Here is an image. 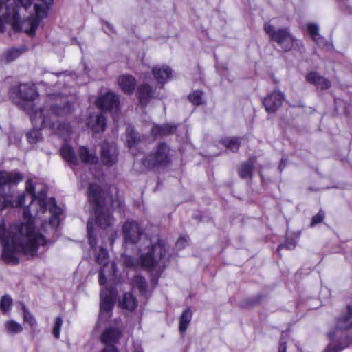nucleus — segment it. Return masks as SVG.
I'll use <instances>...</instances> for the list:
<instances>
[{
	"label": "nucleus",
	"mask_w": 352,
	"mask_h": 352,
	"mask_svg": "<svg viewBox=\"0 0 352 352\" xmlns=\"http://www.w3.org/2000/svg\"><path fill=\"white\" fill-rule=\"evenodd\" d=\"M23 176L16 172L3 171L0 173V187L10 184H17L23 180ZM26 190L30 194L31 203L24 208L23 216L25 222H22L15 228L14 235L8 238L4 226L0 223V241L2 245V259L7 263H17V254L23 253L28 256L36 254L38 248L47 244V240L41 231L36 227L38 221L42 220L41 214H44L49 209L50 218L48 226L53 228L59 224L58 217L62 214L63 209L56 205L54 198H51L47 204L45 200L46 189L43 188L36 195L32 182H26ZM14 206L11 197L8 195L0 196V210Z\"/></svg>",
	"instance_id": "f257e3e1"
},
{
	"label": "nucleus",
	"mask_w": 352,
	"mask_h": 352,
	"mask_svg": "<svg viewBox=\"0 0 352 352\" xmlns=\"http://www.w3.org/2000/svg\"><path fill=\"white\" fill-rule=\"evenodd\" d=\"M54 0H0V32L9 25L14 30L34 35L40 22L47 15Z\"/></svg>",
	"instance_id": "f03ea898"
},
{
	"label": "nucleus",
	"mask_w": 352,
	"mask_h": 352,
	"mask_svg": "<svg viewBox=\"0 0 352 352\" xmlns=\"http://www.w3.org/2000/svg\"><path fill=\"white\" fill-rule=\"evenodd\" d=\"M30 115L31 121L37 129L31 131L27 138L30 143H35L41 139L40 129L47 128L55 134L66 139L71 133L68 123H60L58 118L70 114L73 109L67 99L58 95H49L43 106L34 109L25 107Z\"/></svg>",
	"instance_id": "7ed1b4c3"
},
{
	"label": "nucleus",
	"mask_w": 352,
	"mask_h": 352,
	"mask_svg": "<svg viewBox=\"0 0 352 352\" xmlns=\"http://www.w3.org/2000/svg\"><path fill=\"white\" fill-rule=\"evenodd\" d=\"M144 244L148 250L146 252L141 253L138 261L131 256L124 255L122 258L123 264L127 267L141 266L148 270H163L169 260L166 243L162 239H157L153 243L148 239H146Z\"/></svg>",
	"instance_id": "20e7f679"
},
{
	"label": "nucleus",
	"mask_w": 352,
	"mask_h": 352,
	"mask_svg": "<svg viewBox=\"0 0 352 352\" xmlns=\"http://www.w3.org/2000/svg\"><path fill=\"white\" fill-rule=\"evenodd\" d=\"M88 198L94 205L96 223L103 229L111 226L113 223V219L106 208V201L99 185L94 183L89 184Z\"/></svg>",
	"instance_id": "39448f33"
},
{
	"label": "nucleus",
	"mask_w": 352,
	"mask_h": 352,
	"mask_svg": "<svg viewBox=\"0 0 352 352\" xmlns=\"http://www.w3.org/2000/svg\"><path fill=\"white\" fill-rule=\"evenodd\" d=\"M352 327V304L348 306V312L339 318L336 322V331L331 332L329 336L331 339V343L327 346L324 352H339L344 348L352 344V337L345 338L346 344L340 343L338 346L334 342L337 336V331L339 330H346Z\"/></svg>",
	"instance_id": "423d86ee"
},
{
	"label": "nucleus",
	"mask_w": 352,
	"mask_h": 352,
	"mask_svg": "<svg viewBox=\"0 0 352 352\" xmlns=\"http://www.w3.org/2000/svg\"><path fill=\"white\" fill-rule=\"evenodd\" d=\"M108 252L107 250L100 248L96 256L97 262L102 266L99 272V283L104 285L107 282L113 283L116 280V265L108 261Z\"/></svg>",
	"instance_id": "0eeeda50"
},
{
	"label": "nucleus",
	"mask_w": 352,
	"mask_h": 352,
	"mask_svg": "<svg viewBox=\"0 0 352 352\" xmlns=\"http://www.w3.org/2000/svg\"><path fill=\"white\" fill-rule=\"evenodd\" d=\"M264 30L271 40L276 42L285 51H289L294 47L296 40L291 36L287 28L275 30L269 23H265Z\"/></svg>",
	"instance_id": "6e6552de"
},
{
	"label": "nucleus",
	"mask_w": 352,
	"mask_h": 352,
	"mask_svg": "<svg viewBox=\"0 0 352 352\" xmlns=\"http://www.w3.org/2000/svg\"><path fill=\"white\" fill-rule=\"evenodd\" d=\"M169 162V148L164 143L160 144L156 150L142 161L143 166L146 168L164 166Z\"/></svg>",
	"instance_id": "1a4fd4ad"
},
{
	"label": "nucleus",
	"mask_w": 352,
	"mask_h": 352,
	"mask_svg": "<svg viewBox=\"0 0 352 352\" xmlns=\"http://www.w3.org/2000/svg\"><path fill=\"white\" fill-rule=\"evenodd\" d=\"M104 285L100 292V320H108L111 317L116 297L115 290Z\"/></svg>",
	"instance_id": "9d476101"
},
{
	"label": "nucleus",
	"mask_w": 352,
	"mask_h": 352,
	"mask_svg": "<svg viewBox=\"0 0 352 352\" xmlns=\"http://www.w3.org/2000/svg\"><path fill=\"white\" fill-rule=\"evenodd\" d=\"M96 104L104 111H109L116 114L120 109L119 96L114 92L109 91L100 96L96 101Z\"/></svg>",
	"instance_id": "9b49d317"
},
{
	"label": "nucleus",
	"mask_w": 352,
	"mask_h": 352,
	"mask_svg": "<svg viewBox=\"0 0 352 352\" xmlns=\"http://www.w3.org/2000/svg\"><path fill=\"white\" fill-rule=\"evenodd\" d=\"M121 336L120 331L117 328L109 327L106 329L101 335V341L106 346L101 352H118L114 346Z\"/></svg>",
	"instance_id": "f8f14e48"
},
{
	"label": "nucleus",
	"mask_w": 352,
	"mask_h": 352,
	"mask_svg": "<svg viewBox=\"0 0 352 352\" xmlns=\"http://www.w3.org/2000/svg\"><path fill=\"white\" fill-rule=\"evenodd\" d=\"M137 94L139 102L141 105L145 107L153 98H162L159 93H156V89L151 87L146 83L141 84L138 86Z\"/></svg>",
	"instance_id": "ddd939ff"
},
{
	"label": "nucleus",
	"mask_w": 352,
	"mask_h": 352,
	"mask_svg": "<svg viewBox=\"0 0 352 352\" xmlns=\"http://www.w3.org/2000/svg\"><path fill=\"white\" fill-rule=\"evenodd\" d=\"M122 232L126 242L135 243L142 234L138 223L134 221H126L122 227Z\"/></svg>",
	"instance_id": "4468645a"
},
{
	"label": "nucleus",
	"mask_w": 352,
	"mask_h": 352,
	"mask_svg": "<svg viewBox=\"0 0 352 352\" xmlns=\"http://www.w3.org/2000/svg\"><path fill=\"white\" fill-rule=\"evenodd\" d=\"M118 150L116 145L113 142H104L102 146L101 160L102 163L111 166L116 164L118 161Z\"/></svg>",
	"instance_id": "2eb2a0df"
},
{
	"label": "nucleus",
	"mask_w": 352,
	"mask_h": 352,
	"mask_svg": "<svg viewBox=\"0 0 352 352\" xmlns=\"http://www.w3.org/2000/svg\"><path fill=\"white\" fill-rule=\"evenodd\" d=\"M284 100V94L279 91H274L263 100L265 109L268 113H274L279 108Z\"/></svg>",
	"instance_id": "dca6fc26"
},
{
	"label": "nucleus",
	"mask_w": 352,
	"mask_h": 352,
	"mask_svg": "<svg viewBox=\"0 0 352 352\" xmlns=\"http://www.w3.org/2000/svg\"><path fill=\"white\" fill-rule=\"evenodd\" d=\"M118 84L120 89L125 94H132L136 87L135 77L130 74H123L118 78Z\"/></svg>",
	"instance_id": "f3484780"
},
{
	"label": "nucleus",
	"mask_w": 352,
	"mask_h": 352,
	"mask_svg": "<svg viewBox=\"0 0 352 352\" xmlns=\"http://www.w3.org/2000/svg\"><path fill=\"white\" fill-rule=\"evenodd\" d=\"M18 90L19 97L25 102H32L38 97V93L34 85L21 84L19 86Z\"/></svg>",
	"instance_id": "a211bd4d"
},
{
	"label": "nucleus",
	"mask_w": 352,
	"mask_h": 352,
	"mask_svg": "<svg viewBox=\"0 0 352 352\" xmlns=\"http://www.w3.org/2000/svg\"><path fill=\"white\" fill-rule=\"evenodd\" d=\"M88 126L95 133L102 132L106 126V119L102 113L91 114L88 118Z\"/></svg>",
	"instance_id": "6ab92c4d"
},
{
	"label": "nucleus",
	"mask_w": 352,
	"mask_h": 352,
	"mask_svg": "<svg viewBox=\"0 0 352 352\" xmlns=\"http://www.w3.org/2000/svg\"><path fill=\"white\" fill-rule=\"evenodd\" d=\"M60 154L63 160L68 163L72 168H74L78 164V157L76 155L72 146L65 144L60 149Z\"/></svg>",
	"instance_id": "aec40b11"
},
{
	"label": "nucleus",
	"mask_w": 352,
	"mask_h": 352,
	"mask_svg": "<svg viewBox=\"0 0 352 352\" xmlns=\"http://www.w3.org/2000/svg\"><path fill=\"white\" fill-rule=\"evenodd\" d=\"M306 80L308 82L315 85L321 89H329L331 87V82L325 78L319 76L315 72H311L306 76Z\"/></svg>",
	"instance_id": "412c9836"
},
{
	"label": "nucleus",
	"mask_w": 352,
	"mask_h": 352,
	"mask_svg": "<svg viewBox=\"0 0 352 352\" xmlns=\"http://www.w3.org/2000/svg\"><path fill=\"white\" fill-rule=\"evenodd\" d=\"M153 74L159 83H164L172 74L170 68L168 66H155L152 69Z\"/></svg>",
	"instance_id": "4be33fe9"
},
{
	"label": "nucleus",
	"mask_w": 352,
	"mask_h": 352,
	"mask_svg": "<svg viewBox=\"0 0 352 352\" xmlns=\"http://www.w3.org/2000/svg\"><path fill=\"white\" fill-rule=\"evenodd\" d=\"M126 139L128 147L131 150V153L135 155V153L133 149L135 148L138 145L140 138L139 135L131 127H128L126 130Z\"/></svg>",
	"instance_id": "5701e85b"
},
{
	"label": "nucleus",
	"mask_w": 352,
	"mask_h": 352,
	"mask_svg": "<svg viewBox=\"0 0 352 352\" xmlns=\"http://www.w3.org/2000/svg\"><path fill=\"white\" fill-rule=\"evenodd\" d=\"M175 126L170 124H166L163 126L155 125L151 129V133L156 138L158 136L168 135L174 132Z\"/></svg>",
	"instance_id": "b1692460"
},
{
	"label": "nucleus",
	"mask_w": 352,
	"mask_h": 352,
	"mask_svg": "<svg viewBox=\"0 0 352 352\" xmlns=\"http://www.w3.org/2000/svg\"><path fill=\"white\" fill-rule=\"evenodd\" d=\"M78 155L82 162L85 164H94L97 162V157L90 153L86 147L81 146L78 150Z\"/></svg>",
	"instance_id": "393cba45"
},
{
	"label": "nucleus",
	"mask_w": 352,
	"mask_h": 352,
	"mask_svg": "<svg viewBox=\"0 0 352 352\" xmlns=\"http://www.w3.org/2000/svg\"><path fill=\"white\" fill-rule=\"evenodd\" d=\"M307 31L317 45H323V38L319 34V27L315 23H309L307 26Z\"/></svg>",
	"instance_id": "a878e982"
},
{
	"label": "nucleus",
	"mask_w": 352,
	"mask_h": 352,
	"mask_svg": "<svg viewBox=\"0 0 352 352\" xmlns=\"http://www.w3.org/2000/svg\"><path fill=\"white\" fill-rule=\"evenodd\" d=\"M254 168V161L250 159L245 163H243L239 171L240 177L243 179L249 178L252 177V171Z\"/></svg>",
	"instance_id": "bb28decb"
},
{
	"label": "nucleus",
	"mask_w": 352,
	"mask_h": 352,
	"mask_svg": "<svg viewBox=\"0 0 352 352\" xmlns=\"http://www.w3.org/2000/svg\"><path fill=\"white\" fill-rule=\"evenodd\" d=\"M132 285L134 289H138L141 294H146L147 284L146 280L141 276L136 275L132 280Z\"/></svg>",
	"instance_id": "cd10ccee"
},
{
	"label": "nucleus",
	"mask_w": 352,
	"mask_h": 352,
	"mask_svg": "<svg viewBox=\"0 0 352 352\" xmlns=\"http://www.w3.org/2000/svg\"><path fill=\"white\" fill-rule=\"evenodd\" d=\"M192 319V311L190 309L184 310L180 317L179 331L181 333H184Z\"/></svg>",
	"instance_id": "c85d7f7f"
},
{
	"label": "nucleus",
	"mask_w": 352,
	"mask_h": 352,
	"mask_svg": "<svg viewBox=\"0 0 352 352\" xmlns=\"http://www.w3.org/2000/svg\"><path fill=\"white\" fill-rule=\"evenodd\" d=\"M4 326L6 333L8 334H16L21 332L23 329L20 323L12 320L6 321Z\"/></svg>",
	"instance_id": "c756f323"
},
{
	"label": "nucleus",
	"mask_w": 352,
	"mask_h": 352,
	"mask_svg": "<svg viewBox=\"0 0 352 352\" xmlns=\"http://www.w3.org/2000/svg\"><path fill=\"white\" fill-rule=\"evenodd\" d=\"M123 307L130 311H133L137 306V300L131 293H125L122 300Z\"/></svg>",
	"instance_id": "7c9ffc66"
},
{
	"label": "nucleus",
	"mask_w": 352,
	"mask_h": 352,
	"mask_svg": "<svg viewBox=\"0 0 352 352\" xmlns=\"http://www.w3.org/2000/svg\"><path fill=\"white\" fill-rule=\"evenodd\" d=\"M223 144L227 148L234 152L236 151L240 146L239 139L236 138L225 139L223 140Z\"/></svg>",
	"instance_id": "2f4dec72"
},
{
	"label": "nucleus",
	"mask_w": 352,
	"mask_h": 352,
	"mask_svg": "<svg viewBox=\"0 0 352 352\" xmlns=\"http://www.w3.org/2000/svg\"><path fill=\"white\" fill-rule=\"evenodd\" d=\"M12 299L8 295H4L0 301V309L4 312H8L12 307Z\"/></svg>",
	"instance_id": "473e14b6"
},
{
	"label": "nucleus",
	"mask_w": 352,
	"mask_h": 352,
	"mask_svg": "<svg viewBox=\"0 0 352 352\" xmlns=\"http://www.w3.org/2000/svg\"><path fill=\"white\" fill-rule=\"evenodd\" d=\"M190 102L195 105H200L203 104V92L199 90L194 91L188 96Z\"/></svg>",
	"instance_id": "72a5a7b5"
},
{
	"label": "nucleus",
	"mask_w": 352,
	"mask_h": 352,
	"mask_svg": "<svg viewBox=\"0 0 352 352\" xmlns=\"http://www.w3.org/2000/svg\"><path fill=\"white\" fill-rule=\"evenodd\" d=\"M20 55V52L16 49H10L8 50L3 56V60H5L6 63H10L11 61L16 59Z\"/></svg>",
	"instance_id": "f704fd0d"
},
{
	"label": "nucleus",
	"mask_w": 352,
	"mask_h": 352,
	"mask_svg": "<svg viewBox=\"0 0 352 352\" xmlns=\"http://www.w3.org/2000/svg\"><path fill=\"white\" fill-rule=\"evenodd\" d=\"M63 324V320L60 316L57 317L55 319L54 325L53 327L52 333L56 338H59L60 329Z\"/></svg>",
	"instance_id": "c9c22d12"
},
{
	"label": "nucleus",
	"mask_w": 352,
	"mask_h": 352,
	"mask_svg": "<svg viewBox=\"0 0 352 352\" xmlns=\"http://www.w3.org/2000/svg\"><path fill=\"white\" fill-rule=\"evenodd\" d=\"M87 236L90 246L91 248L94 249L96 246V241L95 236L94 235L92 224L91 222L87 223Z\"/></svg>",
	"instance_id": "e433bc0d"
},
{
	"label": "nucleus",
	"mask_w": 352,
	"mask_h": 352,
	"mask_svg": "<svg viewBox=\"0 0 352 352\" xmlns=\"http://www.w3.org/2000/svg\"><path fill=\"white\" fill-rule=\"evenodd\" d=\"M23 320L25 322H28L31 328H33L36 326V322L35 318L32 316V315L26 309L24 310L23 313Z\"/></svg>",
	"instance_id": "4c0bfd02"
},
{
	"label": "nucleus",
	"mask_w": 352,
	"mask_h": 352,
	"mask_svg": "<svg viewBox=\"0 0 352 352\" xmlns=\"http://www.w3.org/2000/svg\"><path fill=\"white\" fill-rule=\"evenodd\" d=\"M296 246V242L293 239H287L284 244L278 246V251L282 248H286L288 250H292Z\"/></svg>",
	"instance_id": "58836bf2"
},
{
	"label": "nucleus",
	"mask_w": 352,
	"mask_h": 352,
	"mask_svg": "<svg viewBox=\"0 0 352 352\" xmlns=\"http://www.w3.org/2000/svg\"><path fill=\"white\" fill-rule=\"evenodd\" d=\"M324 217V214L322 211H319L315 216L312 218L311 226H314L316 224L320 223Z\"/></svg>",
	"instance_id": "ea45409f"
},
{
	"label": "nucleus",
	"mask_w": 352,
	"mask_h": 352,
	"mask_svg": "<svg viewBox=\"0 0 352 352\" xmlns=\"http://www.w3.org/2000/svg\"><path fill=\"white\" fill-rule=\"evenodd\" d=\"M25 200V195H21L19 196L17 203L14 205L16 207L17 206H21L24 202Z\"/></svg>",
	"instance_id": "a19ab883"
},
{
	"label": "nucleus",
	"mask_w": 352,
	"mask_h": 352,
	"mask_svg": "<svg viewBox=\"0 0 352 352\" xmlns=\"http://www.w3.org/2000/svg\"><path fill=\"white\" fill-rule=\"evenodd\" d=\"M187 243V241L184 239H179L177 242V246L179 248H182L184 247L185 244Z\"/></svg>",
	"instance_id": "79ce46f5"
},
{
	"label": "nucleus",
	"mask_w": 352,
	"mask_h": 352,
	"mask_svg": "<svg viewBox=\"0 0 352 352\" xmlns=\"http://www.w3.org/2000/svg\"><path fill=\"white\" fill-rule=\"evenodd\" d=\"M286 344L285 342H280L279 345L278 352H286Z\"/></svg>",
	"instance_id": "37998d69"
},
{
	"label": "nucleus",
	"mask_w": 352,
	"mask_h": 352,
	"mask_svg": "<svg viewBox=\"0 0 352 352\" xmlns=\"http://www.w3.org/2000/svg\"><path fill=\"white\" fill-rule=\"evenodd\" d=\"M133 352H142V350L140 346H138Z\"/></svg>",
	"instance_id": "c03bdc74"
},
{
	"label": "nucleus",
	"mask_w": 352,
	"mask_h": 352,
	"mask_svg": "<svg viewBox=\"0 0 352 352\" xmlns=\"http://www.w3.org/2000/svg\"><path fill=\"white\" fill-rule=\"evenodd\" d=\"M45 225H47V223L45 222L42 221L41 226H42L43 229H44V227Z\"/></svg>",
	"instance_id": "a18cd8bd"
}]
</instances>
